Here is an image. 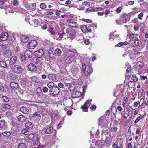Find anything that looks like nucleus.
I'll use <instances>...</instances> for the list:
<instances>
[{
    "instance_id": "1",
    "label": "nucleus",
    "mask_w": 148,
    "mask_h": 148,
    "mask_svg": "<svg viewBox=\"0 0 148 148\" xmlns=\"http://www.w3.org/2000/svg\"><path fill=\"white\" fill-rule=\"evenodd\" d=\"M93 70L91 66H86L84 63L82 64V75L83 77H88L92 73Z\"/></svg>"
},
{
    "instance_id": "2",
    "label": "nucleus",
    "mask_w": 148,
    "mask_h": 148,
    "mask_svg": "<svg viewBox=\"0 0 148 148\" xmlns=\"http://www.w3.org/2000/svg\"><path fill=\"white\" fill-rule=\"evenodd\" d=\"M67 58L66 60V62L67 63L70 64L74 62L75 59V53L72 51H67L66 52Z\"/></svg>"
},
{
    "instance_id": "3",
    "label": "nucleus",
    "mask_w": 148,
    "mask_h": 148,
    "mask_svg": "<svg viewBox=\"0 0 148 148\" xmlns=\"http://www.w3.org/2000/svg\"><path fill=\"white\" fill-rule=\"evenodd\" d=\"M99 122L98 125L102 129H105V127L107 126V124L106 121L105 119L104 116H102L100 117L99 119Z\"/></svg>"
},
{
    "instance_id": "4",
    "label": "nucleus",
    "mask_w": 148,
    "mask_h": 148,
    "mask_svg": "<svg viewBox=\"0 0 148 148\" xmlns=\"http://www.w3.org/2000/svg\"><path fill=\"white\" fill-rule=\"evenodd\" d=\"M99 122L98 125L102 129H105V127L107 126V124L106 121L105 119L104 116H102L100 117L99 119Z\"/></svg>"
},
{
    "instance_id": "5",
    "label": "nucleus",
    "mask_w": 148,
    "mask_h": 148,
    "mask_svg": "<svg viewBox=\"0 0 148 148\" xmlns=\"http://www.w3.org/2000/svg\"><path fill=\"white\" fill-rule=\"evenodd\" d=\"M12 71L15 73L19 74L21 73L22 68L19 65H14L11 68Z\"/></svg>"
},
{
    "instance_id": "6",
    "label": "nucleus",
    "mask_w": 148,
    "mask_h": 148,
    "mask_svg": "<svg viewBox=\"0 0 148 148\" xmlns=\"http://www.w3.org/2000/svg\"><path fill=\"white\" fill-rule=\"evenodd\" d=\"M91 100H87L85 103L82 106L81 108L82 109V110L84 112H87L88 111V109L90 106L91 104Z\"/></svg>"
},
{
    "instance_id": "7",
    "label": "nucleus",
    "mask_w": 148,
    "mask_h": 148,
    "mask_svg": "<svg viewBox=\"0 0 148 148\" xmlns=\"http://www.w3.org/2000/svg\"><path fill=\"white\" fill-rule=\"evenodd\" d=\"M37 42L34 40H31L29 41L27 44V47L29 49H34L36 46Z\"/></svg>"
},
{
    "instance_id": "8",
    "label": "nucleus",
    "mask_w": 148,
    "mask_h": 148,
    "mask_svg": "<svg viewBox=\"0 0 148 148\" xmlns=\"http://www.w3.org/2000/svg\"><path fill=\"white\" fill-rule=\"evenodd\" d=\"M49 92H51V94L54 95H57L60 92V90L58 87L54 86L50 89Z\"/></svg>"
},
{
    "instance_id": "9",
    "label": "nucleus",
    "mask_w": 148,
    "mask_h": 148,
    "mask_svg": "<svg viewBox=\"0 0 148 148\" xmlns=\"http://www.w3.org/2000/svg\"><path fill=\"white\" fill-rule=\"evenodd\" d=\"M44 53L42 49H40L37 51H35L34 53V56L37 58H41L43 55Z\"/></svg>"
},
{
    "instance_id": "10",
    "label": "nucleus",
    "mask_w": 148,
    "mask_h": 148,
    "mask_svg": "<svg viewBox=\"0 0 148 148\" xmlns=\"http://www.w3.org/2000/svg\"><path fill=\"white\" fill-rule=\"evenodd\" d=\"M105 143V142L104 140H97L95 142V144L97 148H101L104 147Z\"/></svg>"
},
{
    "instance_id": "11",
    "label": "nucleus",
    "mask_w": 148,
    "mask_h": 148,
    "mask_svg": "<svg viewBox=\"0 0 148 148\" xmlns=\"http://www.w3.org/2000/svg\"><path fill=\"white\" fill-rule=\"evenodd\" d=\"M66 30L69 37L71 39L74 38L75 36V32L74 30H70L69 29H67Z\"/></svg>"
},
{
    "instance_id": "12",
    "label": "nucleus",
    "mask_w": 148,
    "mask_h": 148,
    "mask_svg": "<svg viewBox=\"0 0 148 148\" xmlns=\"http://www.w3.org/2000/svg\"><path fill=\"white\" fill-rule=\"evenodd\" d=\"M17 60V58L15 56H14L11 57L10 59L9 64L10 65L12 66L16 63Z\"/></svg>"
},
{
    "instance_id": "13",
    "label": "nucleus",
    "mask_w": 148,
    "mask_h": 148,
    "mask_svg": "<svg viewBox=\"0 0 148 148\" xmlns=\"http://www.w3.org/2000/svg\"><path fill=\"white\" fill-rule=\"evenodd\" d=\"M8 35L7 33L3 32L0 35V39L2 41H5L8 39Z\"/></svg>"
},
{
    "instance_id": "14",
    "label": "nucleus",
    "mask_w": 148,
    "mask_h": 148,
    "mask_svg": "<svg viewBox=\"0 0 148 148\" xmlns=\"http://www.w3.org/2000/svg\"><path fill=\"white\" fill-rule=\"evenodd\" d=\"M19 110L22 113L26 114H28L29 112V109L24 106L21 107Z\"/></svg>"
},
{
    "instance_id": "15",
    "label": "nucleus",
    "mask_w": 148,
    "mask_h": 148,
    "mask_svg": "<svg viewBox=\"0 0 148 148\" xmlns=\"http://www.w3.org/2000/svg\"><path fill=\"white\" fill-rule=\"evenodd\" d=\"M64 34V33H62L60 34L59 33L58 34L56 33L53 37L54 38L60 40L62 39Z\"/></svg>"
},
{
    "instance_id": "16",
    "label": "nucleus",
    "mask_w": 148,
    "mask_h": 148,
    "mask_svg": "<svg viewBox=\"0 0 148 148\" xmlns=\"http://www.w3.org/2000/svg\"><path fill=\"white\" fill-rule=\"evenodd\" d=\"M29 70L31 71H35L37 69L36 66L33 63L29 64L28 66Z\"/></svg>"
},
{
    "instance_id": "17",
    "label": "nucleus",
    "mask_w": 148,
    "mask_h": 148,
    "mask_svg": "<svg viewBox=\"0 0 148 148\" xmlns=\"http://www.w3.org/2000/svg\"><path fill=\"white\" fill-rule=\"evenodd\" d=\"M53 51V50L52 49H50L49 51L48 54L50 58L53 59L56 57L55 55H54V52Z\"/></svg>"
},
{
    "instance_id": "18",
    "label": "nucleus",
    "mask_w": 148,
    "mask_h": 148,
    "mask_svg": "<svg viewBox=\"0 0 148 148\" xmlns=\"http://www.w3.org/2000/svg\"><path fill=\"white\" fill-rule=\"evenodd\" d=\"M24 55L26 58H29L32 57V53L30 51H26L25 52Z\"/></svg>"
},
{
    "instance_id": "19",
    "label": "nucleus",
    "mask_w": 148,
    "mask_h": 148,
    "mask_svg": "<svg viewBox=\"0 0 148 148\" xmlns=\"http://www.w3.org/2000/svg\"><path fill=\"white\" fill-rule=\"evenodd\" d=\"M10 86L13 89H16L18 87V84L17 83L12 82L10 83Z\"/></svg>"
},
{
    "instance_id": "20",
    "label": "nucleus",
    "mask_w": 148,
    "mask_h": 148,
    "mask_svg": "<svg viewBox=\"0 0 148 148\" xmlns=\"http://www.w3.org/2000/svg\"><path fill=\"white\" fill-rule=\"evenodd\" d=\"M10 125L11 127H14V128H12V129H16L19 128L21 126L20 125L17 123H15L13 122L11 123L10 124Z\"/></svg>"
},
{
    "instance_id": "21",
    "label": "nucleus",
    "mask_w": 148,
    "mask_h": 148,
    "mask_svg": "<svg viewBox=\"0 0 148 148\" xmlns=\"http://www.w3.org/2000/svg\"><path fill=\"white\" fill-rule=\"evenodd\" d=\"M12 55V52L9 50H6L3 53V56L5 58L10 56Z\"/></svg>"
},
{
    "instance_id": "22",
    "label": "nucleus",
    "mask_w": 148,
    "mask_h": 148,
    "mask_svg": "<svg viewBox=\"0 0 148 148\" xmlns=\"http://www.w3.org/2000/svg\"><path fill=\"white\" fill-rule=\"evenodd\" d=\"M36 93L38 97H41L40 94L42 93V90L40 87H38L36 90Z\"/></svg>"
},
{
    "instance_id": "23",
    "label": "nucleus",
    "mask_w": 148,
    "mask_h": 148,
    "mask_svg": "<svg viewBox=\"0 0 148 148\" xmlns=\"http://www.w3.org/2000/svg\"><path fill=\"white\" fill-rule=\"evenodd\" d=\"M21 38L22 42L24 43L27 42L29 39L28 37L25 35L22 36L21 37Z\"/></svg>"
},
{
    "instance_id": "24",
    "label": "nucleus",
    "mask_w": 148,
    "mask_h": 148,
    "mask_svg": "<svg viewBox=\"0 0 148 148\" xmlns=\"http://www.w3.org/2000/svg\"><path fill=\"white\" fill-rule=\"evenodd\" d=\"M77 24L76 22L71 21L69 23V25L73 27H76L77 26Z\"/></svg>"
},
{
    "instance_id": "25",
    "label": "nucleus",
    "mask_w": 148,
    "mask_h": 148,
    "mask_svg": "<svg viewBox=\"0 0 148 148\" xmlns=\"http://www.w3.org/2000/svg\"><path fill=\"white\" fill-rule=\"evenodd\" d=\"M26 128L29 130H31L33 128V125L32 123L29 122H27L25 125Z\"/></svg>"
},
{
    "instance_id": "26",
    "label": "nucleus",
    "mask_w": 148,
    "mask_h": 148,
    "mask_svg": "<svg viewBox=\"0 0 148 148\" xmlns=\"http://www.w3.org/2000/svg\"><path fill=\"white\" fill-rule=\"evenodd\" d=\"M17 119L21 122H24L25 120V119L24 116L22 115H20L17 117Z\"/></svg>"
},
{
    "instance_id": "27",
    "label": "nucleus",
    "mask_w": 148,
    "mask_h": 148,
    "mask_svg": "<svg viewBox=\"0 0 148 148\" xmlns=\"http://www.w3.org/2000/svg\"><path fill=\"white\" fill-rule=\"evenodd\" d=\"M54 55L55 56H59L61 53V51L60 49L58 48L56 49L54 51Z\"/></svg>"
},
{
    "instance_id": "28",
    "label": "nucleus",
    "mask_w": 148,
    "mask_h": 148,
    "mask_svg": "<svg viewBox=\"0 0 148 148\" xmlns=\"http://www.w3.org/2000/svg\"><path fill=\"white\" fill-rule=\"evenodd\" d=\"M2 97L1 99V101L7 102H8L9 101V99L6 96H3L2 94Z\"/></svg>"
},
{
    "instance_id": "29",
    "label": "nucleus",
    "mask_w": 148,
    "mask_h": 148,
    "mask_svg": "<svg viewBox=\"0 0 148 148\" xmlns=\"http://www.w3.org/2000/svg\"><path fill=\"white\" fill-rule=\"evenodd\" d=\"M130 16L128 15H125L124 19L123 20V22L124 23H126L127 22L130 20Z\"/></svg>"
},
{
    "instance_id": "30",
    "label": "nucleus",
    "mask_w": 148,
    "mask_h": 148,
    "mask_svg": "<svg viewBox=\"0 0 148 148\" xmlns=\"http://www.w3.org/2000/svg\"><path fill=\"white\" fill-rule=\"evenodd\" d=\"M72 73L74 74H76L77 73L79 70V69L76 67H74L72 69Z\"/></svg>"
},
{
    "instance_id": "31",
    "label": "nucleus",
    "mask_w": 148,
    "mask_h": 148,
    "mask_svg": "<svg viewBox=\"0 0 148 148\" xmlns=\"http://www.w3.org/2000/svg\"><path fill=\"white\" fill-rule=\"evenodd\" d=\"M0 67L4 68H6L7 65L6 62L4 61H0Z\"/></svg>"
},
{
    "instance_id": "32",
    "label": "nucleus",
    "mask_w": 148,
    "mask_h": 148,
    "mask_svg": "<svg viewBox=\"0 0 148 148\" xmlns=\"http://www.w3.org/2000/svg\"><path fill=\"white\" fill-rule=\"evenodd\" d=\"M34 62L38 66H40L41 65V62L38 59L36 58L34 60Z\"/></svg>"
},
{
    "instance_id": "33",
    "label": "nucleus",
    "mask_w": 148,
    "mask_h": 148,
    "mask_svg": "<svg viewBox=\"0 0 148 148\" xmlns=\"http://www.w3.org/2000/svg\"><path fill=\"white\" fill-rule=\"evenodd\" d=\"M136 66L139 67V68H141L144 66V63L142 62L139 61L137 63Z\"/></svg>"
},
{
    "instance_id": "34",
    "label": "nucleus",
    "mask_w": 148,
    "mask_h": 148,
    "mask_svg": "<svg viewBox=\"0 0 148 148\" xmlns=\"http://www.w3.org/2000/svg\"><path fill=\"white\" fill-rule=\"evenodd\" d=\"M134 43L136 45L138 46L141 45L142 42L140 40L137 38L135 40Z\"/></svg>"
},
{
    "instance_id": "35",
    "label": "nucleus",
    "mask_w": 148,
    "mask_h": 148,
    "mask_svg": "<svg viewBox=\"0 0 148 148\" xmlns=\"http://www.w3.org/2000/svg\"><path fill=\"white\" fill-rule=\"evenodd\" d=\"M49 32L50 33V34L52 35H54L56 33L53 29L52 28H49L48 30Z\"/></svg>"
},
{
    "instance_id": "36",
    "label": "nucleus",
    "mask_w": 148,
    "mask_h": 148,
    "mask_svg": "<svg viewBox=\"0 0 148 148\" xmlns=\"http://www.w3.org/2000/svg\"><path fill=\"white\" fill-rule=\"evenodd\" d=\"M26 58L25 56V55H21L20 57V59L23 62H25L26 61Z\"/></svg>"
},
{
    "instance_id": "37",
    "label": "nucleus",
    "mask_w": 148,
    "mask_h": 148,
    "mask_svg": "<svg viewBox=\"0 0 148 148\" xmlns=\"http://www.w3.org/2000/svg\"><path fill=\"white\" fill-rule=\"evenodd\" d=\"M3 135L6 136H10L11 134V133L9 131H5L2 133Z\"/></svg>"
},
{
    "instance_id": "38",
    "label": "nucleus",
    "mask_w": 148,
    "mask_h": 148,
    "mask_svg": "<svg viewBox=\"0 0 148 148\" xmlns=\"http://www.w3.org/2000/svg\"><path fill=\"white\" fill-rule=\"evenodd\" d=\"M47 86L49 88H51L54 87V84L52 82H50L47 84Z\"/></svg>"
},
{
    "instance_id": "39",
    "label": "nucleus",
    "mask_w": 148,
    "mask_h": 148,
    "mask_svg": "<svg viewBox=\"0 0 148 148\" xmlns=\"http://www.w3.org/2000/svg\"><path fill=\"white\" fill-rule=\"evenodd\" d=\"M3 107L5 109H9L10 108L11 106L10 105L5 104L2 105Z\"/></svg>"
},
{
    "instance_id": "40",
    "label": "nucleus",
    "mask_w": 148,
    "mask_h": 148,
    "mask_svg": "<svg viewBox=\"0 0 148 148\" xmlns=\"http://www.w3.org/2000/svg\"><path fill=\"white\" fill-rule=\"evenodd\" d=\"M5 125V121L3 120L0 121V128H2Z\"/></svg>"
},
{
    "instance_id": "41",
    "label": "nucleus",
    "mask_w": 148,
    "mask_h": 148,
    "mask_svg": "<svg viewBox=\"0 0 148 148\" xmlns=\"http://www.w3.org/2000/svg\"><path fill=\"white\" fill-rule=\"evenodd\" d=\"M106 141L107 144L109 145L111 143V140L109 137H107L106 138Z\"/></svg>"
},
{
    "instance_id": "42",
    "label": "nucleus",
    "mask_w": 148,
    "mask_h": 148,
    "mask_svg": "<svg viewBox=\"0 0 148 148\" xmlns=\"http://www.w3.org/2000/svg\"><path fill=\"white\" fill-rule=\"evenodd\" d=\"M76 38L77 40H82L84 39V37L82 35H79L77 36L76 37Z\"/></svg>"
},
{
    "instance_id": "43",
    "label": "nucleus",
    "mask_w": 148,
    "mask_h": 148,
    "mask_svg": "<svg viewBox=\"0 0 148 148\" xmlns=\"http://www.w3.org/2000/svg\"><path fill=\"white\" fill-rule=\"evenodd\" d=\"M12 2L13 5L17 6L19 4V2L17 0H13Z\"/></svg>"
},
{
    "instance_id": "44",
    "label": "nucleus",
    "mask_w": 148,
    "mask_h": 148,
    "mask_svg": "<svg viewBox=\"0 0 148 148\" xmlns=\"http://www.w3.org/2000/svg\"><path fill=\"white\" fill-rule=\"evenodd\" d=\"M86 28L87 26L83 25L82 26L81 29L83 32H86Z\"/></svg>"
},
{
    "instance_id": "45",
    "label": "nucleus",
    "mask_w": 148,
    "mask_h": 148,
    "mask_svg": "<svg viewBox=\"0 0 148 148\" xmlns=\"http://www.w3.org/2000/svg\"><path fill=\"white\" fill-rule=\"evenodd\" d=\"M18 147L19 148H26V147L24 143H21L18 145Z\"/></svg>"
},
{
    "instance_id": "46",
    "label": "nucleus",
    "mask_w": 148,
    "mask_h": 148,
    "mask_svg": "<svg viewBox=\"0 0 148 148\" xmlns=\"http://www.w3.org/2000/svg\"><path fill=\"white\" fill-rule=\"evenodd\" d=\"M90 25L93 30L96 29L97 28V25L95 23L92 24Z\"/></svg>"
},
{
    "instance_id": "47",
    "label": "nucleus",
    "mask_w": 148,
    "mask_h": 148,
    "mask_svg": "<svg viewBox=\"0 0 148 148\" xmlns=\"http://www.w3.org/2000/svg\"><path fill=\"white\" fill-rule=\"evenodd\" d=\"M21 132L22 134L25 135H27L29 134V130H22Z\"/></svg>"
},
{
    "instance_id": "48",
    "label": "nucleus",
    "mask_w": 148,
    "mask_h": 148,
    "mask_svg": "<svg viewBox=\"0 0 148 148\" xmlns=\"http://www.w3.org/2000/svg\"><path fill=\"white\" fill-rule=\"evenodd\" d=\"M40 7L42 9H44L46 7V5L45 3H42L40 5Z\"/></svg>"
},
{
    "instance_id": "49",
    "label": "nucleus",
    "mask_w": 148,
    "mask_h": 148,
    "mask_svg": "<svg viewBox=\"0 0 148 148\" xmlns=\"http://www.w3.org/2000/svg\"><path fill=\"white\" fill-rule=\"evenodd\" d=\"M14 40V38L13 36H11L9 39V42L10 43L13 42Z\"/></svg>"
},
{
    "instance_id": "50",
    "label": "nucleus",
    "mask_w": 148,
    "mask_h": 148,
    "mask_svg": "<svg viewBox=\"0 0 148 148\" xmlns=\"http://www.w3.org/2000/svg\"><path fill=\"white\" fill-rule=\"evenodd\" d=\"M92 29V27H91L90 25L87 26L86 32L87 31L90 32H91Z\"/></svg>"
},
{
    "instance_id": "51",
    "label": "nucleus",
    "mask_w": 148,
    "mask_h": 148,
    "mask_svg": "<svg viewBox=\"0 0 148 148\" xmlns=\"http://www.w3.org/2000/svg\"><path fill=\"white\" fill-rule=\"evenodd\" d=\"M33 117H35L36 116H37L38 117H41V115L40 114H39L38 112H36L34 113L33 114Z\"/></svg>"
},
{
    "instance_id": "52",
    "label": "nucleus",
    "mask_w": 148,
    "mask_h": 148,
    "mask_svg": "<svg viewBox=\"0 0 148 148\" xmlns=\"http://www.w3.org/2000/svg\"><path fill=\"white\" fill-rule=\"evenodd\" d=\"M12 114V113L11 112L9 111H7L5 113V116L7 117L11 116Z\"/></svg>"
},
{
    "instance_id": "53",
    "label": "nucleus",
    "mask_w": 148,
    "mask_h": 148,
    "mask_svg": "<svg viewBox=\"0 0 148 148\" xmlns=\"http://www.w3.org/2000/svg\"><path fill=\"white\" fill-rule=\"evenodd\" d=\"M139 25L138 24V23H137L136 25H134V29L136 31H138V29L139 28Z\"/></svg>"
},
{
    "instance_id": "54",
    "label": "nucleus",
    "mask_w": 148,
    "mask_h": 148,
    "mask_svg": "<svg viewBox=\"0 0 148 148\" xmlns=\"http://www.w3.org/2000/svg\"><path fill=\"white\" fill-rule=\"evenodd\" d=\"M74 7L77 8L79 10H82L84 9V8L85 9V7H82L80 6H76V5L74 6Z\"/></svg>"
},
{
    "instance_id": "55",
    "label": "nucleus",
    "mask_w": 148,
    "mask_h": 148,
    "mask_svg": "<svg viewBox=\"0 0 148 148\" xmlns=\"http://www.w3.org/2000/svg\"><path fill=\"white\" fill-rule=\"evenodd\" d=\"M37 78L36 76H34L31 77L30 78V79L32 82H36L37 79Z\"/></svg>"
},
{
    "instance_id": "56",
    "label": "nucleus",
    "mask_w": 148,
    "mask_h": 148,
    "mask_svg": "<svg viewBox=\"0 0 148 148\" xmlns=\"http://www.w3.org/2000/svg\"><path fill=\"white\" fill-rule=\"evenodd\" d=\"M127 101L128 99L126 97H125L123 99V103L125 105L127 102Z\"/></svg>"
},
{
    "instance_id": "57",
    "label": "nucleus",
    "mask_w": 148,
    "mask_h": 148,
    "mask_svg": "<svg viewBox=\"0 0 148 148\" xmlns=\"http://www.w3.org/2000/svg\"><path fill=\"white\" fill-rule=\"evenodd\" d=\"M122 9L121 7H119L116 9V11L118 13H119L121 12Z\"/></svg>"
},
{
    "instance_id": "58",
    "label": "nucleus",
    "mask_w": 148,
    "mask_h": 148,
    "mask_svg": "<svg viewBox=\"0 0 148 148\" xmlns=\"http://www.w3.org/2000/svg\"><path fill=\"white\" fill-rule=\"evenodd\" d=\"M43 91L44 92L46 93L48 92V88L46 87H44L43 88Z\"/></svg>"
},
{
    "instance_id": "59",
    "label": "nucleus",
    "mask_w": 148,
    "mask_h": 148,
    "mask_svg": "<svg viewBox=\"0 0 148 148\" xmlns=\"http://www.w3.org/2000/svg\"><path fill=\"white\" fill-rule=\"evenodd\" d=\"M28 137V138L30 140H32L33 138L34 137V135L33 134H30L29 135Z\"/></svg>"
},
{
    "instance_id": "60",
    "label": "nucleus",
    "mask_w": 148,
    "mask_h": 148,
    "mask_svg": "<svg viewBox=\"0 0 148 148\" xmlns=\"http://www.w3.org/2000/svg\"><path fill=\"white\" fill-rule=\"evenodd\" d=\"M132 70V69L130 66H128L126 70V73L127 74L128 73L131 71Z\"/></svg>"
},
{
    "instance_id": "61",
    "label": "nucleus",
    "mask_w": 148,
    "mask_h": 148,
    "mask_svg": "<svg viewBox=\"0 0 148 148\" xmlns=\"http://www.w3.org/2000/svg\"><path fill=\"white\" fill-rule=\"evenodd\" d=\"M84 43L86 45H88L90 43L89 40L88 39H85L84 40Z\"/></svg>"
},
{
    "instance_id": "62",
    "label": "nucleus",
    "mask_w": 148,
    "mask_h": 148,
    "mask_svg": "<svg viewBox=\"0 0 148 148\" xmlns=\"http://www.w3.org/2000/svg\"><path fill=\"white\" fill-rule=\"evenodd\" d=\"M140 103V102L139 101L135 102L134 103L133 106L135 107H136L138 106L139 104Z\"/></svg>"
},
{
    "instance_id": "63",
    "label": "nucleus",
    "mask_w": 148,
    "mask_h": 148,
    "mask_svg": "<svg viewBox=\"0 0 148 148\" xmlns=\"http://www.w3.org/2000/svg\"><path fill=\"white\" fill-rule=\"evenodd\" d=\"M143 12H141L140 13L139 15H138V18H139L140 19H142V17L143 16Z\"/></svg>"
},
{
    "instance_id": "64",
    "label": "nucleus",
    "mask_w": 148,
    "mask_h": 148,
    "mask_svg": "<svg viewBox=\"0 0 148 148\" xmlns=\"http://www.w3.org/2000/svg\"><path fill=\"white\" fill-rule=\"evenodd\" d=\"M132 79L134 81L136 82H137L138 80V78L136 76H133Z\"/></svg>"
}]
</instances>
